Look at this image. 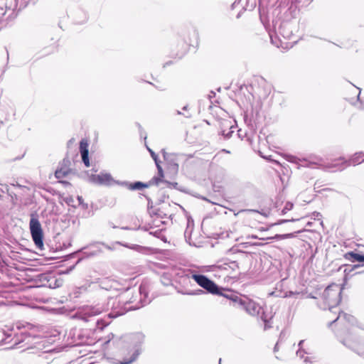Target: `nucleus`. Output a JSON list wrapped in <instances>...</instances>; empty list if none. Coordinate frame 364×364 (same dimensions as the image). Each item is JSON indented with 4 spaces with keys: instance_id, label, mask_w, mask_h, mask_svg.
I'll use <instances>...</instances> for the list:
<instances>
[{
    "instance_id": "f257e3e1",
    "label": "nucleus",
    "mask_w": 364,
    "mask_h": 364,
    "mask_svg": "<svg viewBox=\"0 0 364 364\" xmlns=\"http://www.w3.org/2000/svg\"><path fill=\"white\" fill-rule=\"evenodd\" d=\"M225 296L230 301L232 306L244 309L252 316H259L264 323L265 329L270 327L269 323L272 317H267L262 306L259 303L245 296L231 294L225 295Z\"/></svg>"
},
{
    "instance_id": "f03ea898",
    "label": "nucleus",
    "mask_w": 364,
    "mask_h": 364,
    "mask_svg": "<svg viewBox=\"0 0 364 364\" xmlns=\"http://www.w3.org/2000/svg\"><path fill=\"white\" fill-rule=\"evenodd\" d=\"M342 288L339 284H332L328 286L322 293L323 300L321 308L328 309L330 311L336 308L341 300Z\"/></svg>"
},
{
    "instance_id": "7ed1b4c3",
    "label": "nucleus",
    "mask_w": 364,
    "mask_h": 364,
    "mask_svg": "<svg viewBox=\"0 0 364 364\" xmlns=\"http://www.w3.org/2000/svg\"><path fill=\"white\" fill-rule=\"evenodd\" d=\"M30 338V334L26 332H21V336L15 334L14 336H13L11 333H9L4 329L0 328V345L12 343L11 347H14L25 341L26 344L28 345Z\"/></svg>"
},
{
    "instance_id": "20e7f679",
    "label": "nucleus",
    "mask_w": 364,
    "mask_h": 364,
    "mask_svg": "<svg viewBox=\"0 0 364 364\" xmlns=\"http://www.w3.org/2000/svg\"><path fill=\"white\" fill-rule=\"evenodd\" d=\"M30 230L33 240L36 246L39 249H43V230L41 225L36 218H31L30 220Z\"/></svg>"
},
{
    "instance_id": "39448f33",
    "label": "nucleus",
    "mask_w": 364,
    "mask_h": 364,
    "mask_svg": "<svg viewBox=\"0 0 364 364\" xmlns=\"http://www.w3.org/2000/svg\"><path fill=\"white\" fill-rule=\"evenodd\" d=\"M225 279H237L240 274L238 264L235 261H230L216 266Z\"/></svg>"
},
{
    "instance_id": "423d86ee",
    "label": "nucleus",
    "mask_w": 364,
    "mask_h": 364,
    "mask_svg": "<svg viewBox=\"0 0 364 364\" xmlns=\"http://www.w3.org/2000/svg\"><path fill=\"white\" fill-rule=\"evenodd\" d=\"M191 278L202 288L209 293L219 294L218 287L207 277L202 274H193Z\"/></svg>"
},
{
    "instance_id": "0eeeda50",
    "label": "nucleus",
    "mask_w": 364,
    "mask_h": 364,
    "mask_svg": "<svg viewBox=\"0 0 364 364\" xmlns=\"http://www.w3.org/2000/svg\"><path fill=\"white\" fill-rule=\"evenodd\" d=\"M356 333L357 328L352 326L350 328L348 329L347 332L338 335L339 340L346 347L355 350V348L358 343V338L355 336Z\"/></svg>"
},
{
    "instance_id": "6e6552de",
    "label": "nucleus",
    "mask_w": 364,
    "mask_h": 364,
    "mask_svg": "<svg viewBox=\"0 0 364 364\" xmlns=\"http://www.w3.org/2000/svg\"><path fill=\"white\" fill-rule=\"evenodd\" d=\"M90 181L95 184L104 186L118 185V183H122V181L114 180L110 173L103 172L97 175H92L90 177Z\"/></svg>"
},
{
    "instance_id": "1a4fd4ad",
    "label": "nucleus",
    "mask_w": 364,
    "mask_h": 364,
    "mask_svg": "<svg viewBox=\"0 0 364 364\" xmlns=\"http://www.w3.org/2000/svg\"><path fill=\"white\" fill-rule=\"evenodd\" d=\"M276 34L278 37V41L281 43L282 42L281 37L284 40L291 39L294 34L292 23L287 21L282 22L277 31Z\"/></svg>"
},
{
    "instance_id": "9d476101",
    "label": "nucleus",
    "mask_w": 364,
    "mask_h": 364,
    "mask_svg": "<svg viewBox=\"0 0 364 364\" xmlns=\"http://www.w3.org/2000/svg\"><path fill=\"white\" fill-rule=\"evenodd\" d=\"M102 309L99 306H86L82 309L80 313L81 318L85 321H88V318L95 316L102 313Z\"/></svg>"
},
{
    "instance_id": "9b49d317",
    "label": "nucleus",
    "mask_w": 364,
    "mask_h": 364,
    "mask_svg": "<svg viewBox=\"0 0 364 364\" xmlns=\"http://www.w3.org/2000/svg\"><path fill=\"white\" fill-rule=\"evenodd\" d=\"M341 160H343V164L341 166H339L336 170L341 171L345 168V164H348V165L352 164V165H358L361 164L364 161V153L359 152L355 154L351 159L349 160V161L344 160L343 158H341Z\"/></svg>"
},
{
    "instance_id": "f8f14e48",
    "label": "nucleus",
    "mask_w": 364,
    "mask_h": 364,
    "mask_svg": "<svg viewBox=\"0 0 364 364\" xmlns=\"http://www.w3.org/2000/svg\"><path fill=\"white\" fill-rule=\"evenodd\" d=\"M88 142L85 139H82L80 143V151L82 156V160L86 167L90 166L89 161V151H88Z\"/></svg>"
},
{
    "instance_id": "ddd939ff",
    "label": "nucleus",
    "mask_w": 364,
    "mask_h": 364,
    "mask_svg": "<svg viewBox=\"0 0 364 364\" xmlns=\"http://www.w3.org/2000/svg\"><path fill=\"white\" fill-rule=\"evenodd\" d=\"M100 285L102 289L105 290L116 289L119 286L117 281L111 278H105L100 281Z\"/></svg>"
},
{
    "instance_id": "4468645a",
    "label": "nucleus",
    "mask_w": 364,
    "mask_h": 364,
    "mask_svg": "<svg viewBox=\"0 0 364 364\" xmlns=\"http://www.w3.org/2000/svg\"><path fill=\"white\" fill-rule=\"evenodd\" d=\"M118 185L127 187L129 190H140L142 188L149 187V186L151 184L144 183L139 181L135 182L134 183H129V182L127 181H122V183H118Z\"/></svg>"
},
{
    "instance_id": "2eb2a0df",
    "label": "nucleus",
    "mask_w": 364,
    "mask_h": 364,
    "mask_svg": "<svg viewBox=\"0 0 364 364\" xmlns=\"http://www.w3.org/2000/svg\"><path fill=\"white\" fill-rule=\"evenodd\" d=\"M355 321V318L349 314H347L346 313L341 312L339 313L338 316L332 321L330 323V325H331L333 323H335L336 321L343 322L346 321L349 324L353 325Z\"/></svg>"
},
{
    "instance_id": "dca6fc26",
    "label": "nucleus",
    "mask_w": 364,
    "mask_h": 364,
    "mask_svg": "<svg viewBox=\"0 0 364 364\" xmlns=\"http://www.w3.org/2000/svg\"><path fill=\"white\" fill-rule=\"evenodd\" d=\"M345 257H346V259H347L351 262H355V261L360 262H364V255H360V254H358V253H355L353 252H348Z\"/></svg>"
},
{
    "instance_id": "f3484780",
    "label": "nucleus",
    "mask_w": 364,
    "mask_h": 364,
    "mask_svg": "<svg viewBox=\"0 0 364 364\" xmlns=\"http://www.w3.org/2000/svg\"><path fill=\"white\" fill-rule=\"evenodd\" d=\"M156 168L158 169V173H159V176H155L150 181H149V183L150 184H156V185H158L159 183V182L161 181V179L162 178L164 177V171H163V169L161 168V166H160L159 164V163H156Z\"/></svg>"
},
{
    "instance_id": "a211bd4d",
    "label": "nucleus",
    "mask_w": 364,
    "mask_h": 364,
    "mask_svg": "<svg viewBox=\"0 0 364 364\" xmlns=\"http://www.w3.org/2000/svg\"><path fill=\"white\" fill-rule=\"evenodd\" d=\"M141 351L139 348L136 349L134 353L132 355L131 358L128 360H124V361L117 362L116 364H130L135 361L140 354Z\"/></svg>"
},
{
    "instance_id": "6ab92c4d",
    "label": "nucleus",
    "mask_w": 364,
    "mask_h": 364,
    "mask_svg": "<svg viewBox=\"0 0 364 364\" xmlns=\"http://www.w3.org/2000/svg\"><path fill=\"white\" fill-rule=\"evenodd\" d=\"M68 174V171L63 168L56 170L55 173V177L58 179L65 178Z\"/></svg>"
},
{
    "instance_id": "aec40b11",
    "label": "nucleus",
    "mask_w": 364,
    "mask_h": 364,
    "mask_svg": "<svg viewBox=\"0 0 364 364\" xmlns=\"http://www.w3.org/2000/svg\"><path fill=\"white\" fill-rule=\"evenodd\" d=\"M304 341L301 340L299 343V349L296 351L297 356L300 357L301 358H304V354L306 353L303 349H302V345L304 343Z\"/></svg>"
},
{
    "instance_id": "412c9836",
    "label": "nucleus",
    "mask_w": 364,
    "mask_h": 364,
    "mask_svg": "<svg viewBox=\"0 0 364 364\" xmlns=\"http://www.w3.org/2000/svg\"><path fill=\"white\" fill-rule=\"evenodd\" d=\"M182 110H183L182 112L180 111V110H176V114H182V115L185 116L187 118H189V117H191V114L188 111V105L184 106L183 107Z\"/></svg>"
},
{
    "instance_id": "4be33fe9",
    "label": "nucleus",
    "mask_w": 364,
    "mask_h": 364,
    "mask_svg": "<svg viewBox=\"0 0 364 364\" xmlns=\"http://www.w3.org/2000/svg\"><path fill=\"white\" fill-rule=\"evenodd\" d=\"M293 236V234L291 233H289V234H284V235H275L274 237H269L268 239H277V240H283V239H287V238H290Z\"/></svg>"
},
{
    "instance_id": "5701e85b",
    "label": "nucleus",
    "mask_w": 364,
    "mask_h": 364,
    "mask_svg": "<svg viewBox=\"0 0 364 364\" xmlns=\"http://www.w3.org/2000/svg\"><path fill=\"white\" fill-rule=\"evenodd\" d=\"M6 14L4 0H0V18Z\"/></svg>"
},
{
    "instance_id": "b1692460",
    "label": "nucleus",
    "mask_w": 364,
    "mask_h": 364,
    "mask_svg": "<svg viewBox=\"0 0 364 364\" xmlns=\"http://www.w3.org/2000/svg\"><path fill=\"white\" fill-rule=\"evenodd\" d=\"M147 149L149 151L152 159H154L155 164L159 163L158 156L150 149L147 146Z\"/></svg>"
},
{
    "instance_id": "393cba45",
    "label": "nucleus",
    "mask_w": 364,
    "mask_h": 364,
    "mask_svg": "<svg viewBox=\"0 0 364 364\" xmlns=\"http://www.w3.org/2000/svg\"><path fill=\"white\" fill-rule=\"evenodd\" d=\"M33 0H16L17 4H20L21 6H26L30 2Z\"/></svg>"
},
{
    "instance_id": "a878e982",
    "label": "nucleus",
    "mask_w": 364,
    "mask_h": 364,
    "mask_svg": "<svg viewBox=\"0 0 364 364\" xmlns=\"http://www.w3.org/2000/svg\"><path fill=\"white\" fill-rule=\"evenodd\" d=\"M203 293V291L201 290V289H198L196 291H188V292H186V293H183L184 294H188V295H199L200 294Z\"/></svg>"
},
{
    "instance_id": "bb28decb",
    "label": "nucleus",
    "mask_w": 364,
    "mask_h": 364,
    "mask_svg": "<svg viewBox=\"0 0 364 364\" xmlns=\"http://www.w3.org/2000/svg\"><path fill=\"white\" fill-rule=\"evenodd\" d=\"M124 313V310H119V311H113V312L110 313L109 315L111 317H117L119 315H122Z\"/></svg>"
},
{
    "instance_id": "cd10ccee",
    "label": "nucleus",
    "mask_w": 364,
    "mask_h": 364,
    "mask_svg": "<svg viewBox=\"0 0 364 364\" xmlns=\"http://www.w3.org/2000/svg\"><path fill=\"white\" fill-rule=\"evenodd\" d=\"M99 245H100V242H95V243H93V244L90 245V246H89V247H92V246H93V247H97ZM101 245H102L103 246H105V247L107 249H108V250H113V248H112V247H110V246H109L108 245H106V244H105V243H103V242H102V243H101Z\"/></svg>"
},
{
    "instance_id": "c85d7f7f",
    "label": "nucleus",
    "mask_w": 364,
    "mask_h": 364,
    "mask_svg": "<svg viewBox=\"0 0 364 364\" xmlns=\"http://www.w3.org/2000/svg\"><path fill=\"white\" fill-rule=\"evenodd\" d=\"M114 338V334L113 333H110L107 336L105 337V341H104V344H107L108 343H109L111 341V340H112Z\"/></svg>"
},
{
    "instance_id": "c756f323",
    "label": "nucleus",
    "mask_w": 364,
    "mask_h": 364,
    "mask_svg": "<svg viewBox=\"0 0 364 364\" xmlns=\"http://www.w3.org/2000/svg\"><path fill=\"white\" fill-rule=\"evenodd\" d=\"M117 300V302H118L119 304H121V303H122V304H124V303H125V301H124V299H122V296H120V297H119V298H118V299H117V298H116V299H112L109 301V303L110 301H112L113 305H114L115 301H116Z\"/></svg>"
},
{
    "instance_id": "7c9ffc66",
    "label": "nucleus",
    "mask_w": 364,
    "mask_h": 364,
    "mask_svg": "<svg viewBox=\"0 0 364 364\" xmlns=\"http://www.w3.org/2000/svg\"><path fill=\"white\" fill-rule=\"evenodd\" d=\"M77 200L79 202V204L82 205L84 208H87V205L83 203V199L82 196H77Z\"/></svg>"
},
{
    "instance_id": "2f4dec72",
    "label": "nucleus",
    "mask_w": 364,
    "mask_h": 364,
    "mask_svg": "<svg viewBox=\"0 0 364 364\" xmlns=\"http://www.w3.org/2000/svg\"><path fill=\"white\" fill-rule=\"evenodd\" d=\"M58 280L57 279H54V284H53L52 283H50L49 284V287L50 288H56V287H59V283H58Z\"/></svg>"
},
{
    "instance_id": "473e14b6",
    "label": "nucleus",
    "mask_w": 364,
    "mask_h": 364,
    "mask_svg": "<svg viewBox=\"0 0 364 364\" xmlns=\"http://www.w3.org/2000/svg\"><path fill=\"white\" fill-rule=\"evenodd\" d=\"M139 293L141 295L144 294V296H146V289L142 286H140V287H139Z\"/></svg>"
},
{
    "instance_id": "72a5a7b5",
    "label": "nucleus",
    "mask_w": 364,
    "mask_h": 364,
    "mask_svg": "<svg viewBox=\"0 0 364 364\" xmlns=\"http://www.w3.org/2000/svg\"><path fill=\"white\" fill-rule=\"evenodd\" d=\"M270 38H271V41L273 44H274L277 47L279 46V44L277 41H274V38H273L272 35H271V34H270Z\"/></svg>"
},
{
    "instance_id": "f704fd0d",
    "label": "nucleus",
    "mask_w": 364,
    "mask_h": 364,
    "mask_svg": "<svg viewBox=\"0 0 364 364\" xmlns=\"http://www.w3.org/2000/svg\"><path fill=\"white\" fill-rule=\"evenodd\" d=\"M232 132H233V131H230L226 134L223 132V135L225 136V138H230L231 136V134Z\"/></svg>"
},
{
    "instance_id": "c9c22d12",
    "label": "nucleus",
    "mask_w": 364,
    "mask_h": 364,
    "mask_svg": "<svg viewBox=\"0 0 364 364\" xmlns=\"http://www.w3.org/2000/svg\"><path fill=\"white\" fill-rule=\"evenodd\" d=\"M101 252L100 250H97V251L89 253L87 255H88V256H94V255H97V252Z\"/></svg>"
},
{
    "instance_id": "e433bc0d",
    "label": "nucleus",
    "mask_w": 364,
    "mask_h": 364,
    "mask_svg": "<svg viewBox=\"0 0 364 364\" xmlns=\"http://www.w3.org/2000/svg\"><path fill=\"white\" fill-rule=\"evenodd\" d=\"M292 206H293V205H292V204H291V203H290V204H289V203H288V204H287V205H286V208H286V209H287V210H290V209L292 208Z\"/></svg>"
},
{
    "instance_id": "4c0bfd02",
    "label": "nucleus",
    "mask_w": 364,
    "mask_h": 364,
    "mask_svg": "<svg viewBox=\"0 0 364 364\" xmlns=\"http://www.w3.org/2000/svg\"><path fill=\"white\" fill-rule=\"evenodd\" d=\"M337 166H338V164H332L331 166H328L329 168H336Z\"/></svg>"
},
{
    "instance_id": "58836bf2",
    "label": "nucleus",
    "mask_w": 364,
    "mask_h": 364,
    "mask_svg": "<svg viewBox=\"0 0 364 364\" xmlns=\"http://www.w3.org/2000/svg\"><path fill=\"white\" fill-rule=\"evenodd\" d=\"M136 336L139 339H143V336H142V335H141V334H137Z\"/></svg>"
},
{
    "instance_id": "ea45409f",
    "label": "nucleus",
    "mask_w": 364,
    "mask_h": 364,
    "mask_svg": "<svg viewBox=\"0 0 364 364\" xmlns=\"http://www.w3.org/2000/svg\"><path fill=\"white\" fill-rule=\"evenodd\" d=\"M148 303H149V301L144 300V301H142V305H145V304H146Z\"/></svg>"
},
{
    "instance_id": "a19ab883",
    "label": "nucleus",
    "mask_w": 364,
    "mask_h": 364,
    "mask_svg": "<svg viewBox=\"0 0 364 364\" xmlns=\"http://www.w3.org/2000/svg\"><path fill=\"white\" fill-rule=\"evenodd\" d=\"M296 293L293 292V291H289V295L288 296H291V295H294Z\"/></svg>"
},
{
    "instance_id": "79ce46f5",
    "label": "nucleus",
    "mask_w": 364,
    "mask_h": 364,
    "mask_svg": "<svg viewBox=\"0 0 364 364\" xmlns=\"http://www.w3.org/2000/svg\"><path fill=\"white\" fill-rule=\"evenodd\" d=\"M241 130H239L238 131V135L240 137H241V136L242 135V133H240Z\"/></svg>"
},
{
    "instance_id": "37998d69",
    "label": "nucleus",
    "mask_w": 364,
    "mask_h": 364,
    "mask_svg": "<svg viewBox=\"0 0 364 364\" xmlns=\"http://www.w3.org/2000/svg\"><path fill=\"white\" fill-rule=\"evenodd\" d=\"M241 130H239L238 131V135L240 137H241V136L242 135V133H240Z\"/></svg>"
},
{
    "instance_id": "c03bdc74",
    "label": "nucleus",
    "mask_w": 364,
    "mask_h": 364,
    "mask_svg": "<svg viewBox=\"0 0 364 364\" xmlns=\"http://www.w3.org/2000/svg\"><path fill=\"white\" fill-rule=\"evenodd\" d=\"M304 362H306H306H309V358H308V357L305 358V359H304Z\"/></svg>"
},
{
    "instance_id": "a18cd8bd",
    "label": "nucleus",
    "mask_w": 364,
    "mask_h": 364,
    "mask_svg": "<svg viewBox=\"0 0 364 364\" xmlns=\"http://www.w3.org/2000/svg\"><path fill=\"white\" fill-rule=\"evenodd\" d=\"M277 346H278V343L276 344L275 347H274V350H276L277 349Z\"/></svg>"
},
{
    "instance_id": "49530a36",
    "label": "nucleus",
    "mask_w": 364,
    "mask_h": 364,
    "mask_svg": "<svg viewBox=\"0 0 364 364\" xmlns=\"http://www.w3.org/2000/svg\"><path fill=\"white\" fill-rule=\"evenodd\" d=\"M164 157H166V152L163 151Z\"/></svg>"
},
{
    "instance_id": "de8ad7c7",
    "label": "nucleus",
    "mask_w": 364,
    "mask_h": 364,
    "mask_svg": "<svg viewBox=\"0 0 364 364\" xmlns=\"http://www.w3.org/2000/svg\"><path fill=\"white\" fill-rule=\"evenodd\" d=\"M252 238H257V237L256 235H252Z\"/></svg>"
},
{
    "instance_id": "09e8293b",
    "label": "nucleus",
    "mask_w": 364,
    "mask_h": 364,
    "mask_svg": "<svg viewBox=\"0 0 364 364\" xmlns=\"http://www.w3.org/2000/svg\"><path fill=\"white\" fill-rule=\"evenodd\" d=\"M74 268V266L71 267L70 269V271L72 270Z\"/></svg>"
},
{
    "instance_id": "8fccbe9b",
    "label": "nucleus",
    "mask_w": 364,
    "mask_h": 364,
    "mask_svg": "<svg viewBox=\"0 0 364 364\" xmlns=\"http://www.w3.org/2000/svg\"><path fill=\"white\" fill-rule=\"evenodd\" d=\"M116 244L121 245V242H116Z\"/></svg>"
},
{
    "instance_id": "3c124183",
    "label": "nucleus",
    "mask_w": 364,
    "mask_h": 364,
    "mask_svg": "<svg viewBox=\"0 0 364 364\" xmlns=\"http://www.w3.org/2000/svg\"><path fill=\"white\" fill-rule=\"evenodd\" d=\"M112 307H114V309H117V307L116 306H114V305L112 304Z\"/></svg>"
},
{
    "instance_id": "603ef678",
    "label": "nucleus",
    "mask_w": 364,
    "mask_h": 364,
    "mask_svg": "<svg viewBox=\"0 0 364 364\" xmlns=\"http://www.w3.org/2000/svg\"><path fill=\"white\" fill-rule=\"evenodd\" d=\"M112 307H114V309H117V307L116 306H114V305L112 304Z\"/></svg>"
},
{
    "instance_id": "864d4df0",
    "label": "nucleus",
    "mask_w": 364,
    "mask_h": 364,
    "mask_svg": "<svg viewBox=\"0 0 364 364\" xmlns=\"http://www.w3.org/2000/svg\"><path fill=\"white\" fill-rule=\"evenodd\" d=\"M221 363V358L219 359V364Z\"/></svg>"
}]
</instances>
